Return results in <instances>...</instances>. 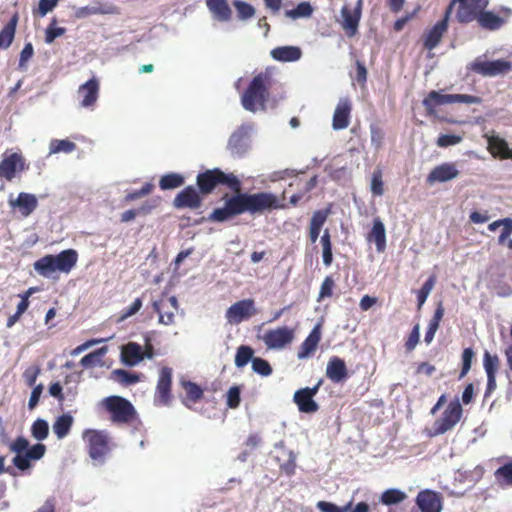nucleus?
Listing matches in <instances>:
<instances>
[{"instance_id": "f257e3e1", "label": "nucleus", "mask_w": 512, "mask_h": 512, "mask_svg": "<svg viewBox=\"0 0 512 512\" xmlns=\"http://www.w3.org/2000/svg\"><path fill=\"white\" fill-rule=\"evenodd\" d=\"M196 184L204 196L211 194L220 185L234 192V195L225 198L223 207L214 209L209 215L208 220L211 222H224L246 212L255 215L286 208L284 200L287 190L283 191L281 198L270 192L242 193L240 179L235 174L225 173L220 168L200 172L197 175Z\"/></svg>"}, {"instance_id": "f03ea898", "label": "nucleus", "mask_w": 512, "mask_h": 512, "mask_svg": "<svg viewBox=\"0 0 512 512\" xmlns=\"http://www.w3.org/2000/svg\"><path fill=\"white\" fill-rule=\"evenodd\" d=\"M273 84V70L271 68H266L255 75L241 96L243 108L253 113L258 110L264 111L269 99V90Z\"/></svg>"}, {"instance_id": "7ed1b4c3", "label": "nucleus", "mask_w": 512, "mask_h": 512, "mask_svg": "<svg viewBox=\"0 0 512 512\" xmlns=\"http://www.w3.org/2000/svg\"><path fill=\"white\" fill-rule=\"evenodd\" d=\"M78 261V253L74 249H66L60 253L53 255H45L33 264L34 270L44 278H57V272L69 274L76 266Z\"/></svg>"}, {"instance_id": "20e7f679", "label": "nucleus", "mask_w": 512, "mask_h": 512, "mask_svg": "<svg viewBox=\"0 0 512 512\" xmlns=\"http://www.w3.org/2000/svg\"><path fill=\"white\" fill-rule=\"evenodd\" d=\"M9 449L16 453L12 462L14 466L21 471L30 469V462L41 459L46 452V446L42 443H37L29 447V441L23 436L17 437L10 443Z\"/></svg>"}, {"instance_id": "39448f33", "label": "nucleus", "mask_w": 512, "mask_h": 512, "mask_svg": "<svg viewBox=\"0 0 512 512\" xmlns=\"http://www.w3.org/2000/svg\"><path fill=\"white\" fill-rule=\"evenodd\" d=\"M104 410L110 415V420L117 425L130 424L136 418V410L132 403L121 396H109L101 402Z\"/></svg>"}, {"instance_id": "423d86ee", "label": "nucleus", "mask_w": 512, "mask_h": 512, "mask_svg": "<svg viewBox=\"0 0 512 512\" xmlns=\"http://www.w3.org/2000/svg\"><path fill=\"white\" fill-rule=\"evenodd\" d=\"M422 103L425 107L426 114L428 116H435L438 106L453 103L479 104L481 103V98L467 94H441L438 91L432 90L423 99Z\"/></svg>"}, {"instance_id": "0eeeda50", "label": "nucleus", "mask_w": 512, "mask_h": 512, "mask_svg": "<svg viewBox=\"0 0 512 512\" xmlns=\"http://www.w3.org/2000/svg\"><path fill=\"white\" fill-rule=\"evenodd\" d=\"M463 409L461 403L456 398L448 403L442 415L433 423L432 431L429 433L431 437L443 435L452 430L461 420Z\"/></svg>"}, {"instance_id": "6e6552de", "label": "nucleus", "mask_w": 512, "mask_h": 512, "mask_svg": "<svg viewBox=\"0 0 512 512\" xmlns=\"http://www.w3.org/2000/svg\"><path fill=\"white\" fill-rule=\"evenodd\" d=\"M456 4H458L456 11L457 21L467 24L478 18L480 13L488 6L489 0H451L445 11L449 16Z\"/></svg>"}, {"instance_id": "1a4fd4ad", "label": "nucleus", "mask_w": 512, "mask_h": 512, "mask_svg": "<svg viewBox=\"0 0 512 512\" xmlns=\"http://www.w3.org/2000/svg\"><path fill=\"white\" fill-rule=\"evenodd\" d=\"M83 439L87 444L88 454L93 460L103 461L110 452V438L106 431L86 429Z\"/></svg>"}, {"instance_id": "9d476101", "label": "nucleus", "mask_w": 512, "mask_h": 512, "mask_svg": "<svg viewBox=\"0 0 512 512\" xmlns=\"http://www.w3.org/2000/svg\"><path fill=\"white\" fill-rule=\"evenodd\" d=\"M28 169L29 164H27L25 157L20 151L12 152L11 150H6L3 153L0 162V178L12 181L17 174Z\"/></svg>"}, {"instance_id": "9b49d317", "label": "nucleus", "mask_w": 512, "mask_h": 512, "mask_svg": "<svg viewBox=\"0 0 512 512\" xmlns=\"http://www.w3.org/2000/svg\"><path fill=\"white\" fill-rule=\"evenodd\" d=\"M172 368L164 366L159 370L158 381L154 394V403L158 406H168L172 400Z\"/></svg>"}, {"instance_id": "f8f14e48", "label": "nucleus", "mask_w": 512, "mask_h": 512, "mask_svg": "<svg viewBox=\"0 0 512 512\" xmlns=\"http://www.w3.org/2000/svg\"><path fill=\"white\" fill-rule=\"evenodd\" d=\"M295 332L287 326H280L267 330L261 339L268 349L279 350L291 344L294 340Z\"/></svg>"}, {"instance_id": "ddd939ff", "label": "nucleus", "mask_w": 512, "mask_h": 512, "mask_svg": "<svg viewBox=\"0 0 512 512\" xmlns=\"http://www.w3.org/2000/svg\"><path fill=\"white\" fill-rule=\"evenodd\" d=\"M512 68L509 61L498 59L494 61H484L476 59L471 64V70L485 77H494L508 73Z\"/></svg>"}, {"instance_id": "4468645a", "label": "nucleus", "mask_w": 512, "mask_h": 512, "mask_svg": "<svg viewBox=\"0 0 512 512\" xmlns=\"http://www.w3.org/2000/svg\"><path fill=\"white\" fill-rule=\"evenodd\" d=\"M320 382L313 387H306L297 390L294 393L293 400L302 413H315L319 409V405L314 401L313 397L317 394Z\"/></svg>"}, {"instance_id": "2eb2a0df", "label": "nucleus", "mask_w": 512, "mask_h": 512, "mask_svg": "<svg viewBox=\"0 0 512 512\" xmlns=\"http://www.w3.org/2000/svg\"><path fill=\"white\" fill-rule=\"evenodd\" d=\"M415 502L421 512H441L443 509L442 495L430 489L420 491Z\"/></svg>"}, {"instance_id": "dca6fc26", "label": "nucleus", "mask_w": 512, "mask_h": 512, "mask_svg": "<svg viewBox=\"0 0 512 512\" xmlns=\"http://www.w3.org/2000/svg\"><path fill=\"white\" fill-rule=\"evenodd\" d=\"M201 195L200 191H197L194 186H187L176 195L173 200V205L178 209H198L203 202Z\"/></svg>"}, {"instance_id": "f3484780", "label": "nucleus", "mask_w": 512, "mask_h": 512, "mask_svg": "<svg viewBox=\"0 0 512 512\" xmlns=\"http://www.w3.org/2000/svg\"><path fill=\"white\" fill-rule=\"evenodd\" d=\"M459 174L456 163L445 162L435 166L428 174L426 181L428 184L448 182L457 178Z\"/></svg>"}, {"instance_id": "a211bd4d", "label": "nucleus", "mask_w": 512, "mask_h": 512, "mask_svg": "<svg viewBox=\"0 0 512 512\" xmlns=\"http://www.w3.org/2000/svg\"><path fill=\"white\" fill-rule=\"evenodd\" d=\"M257 314V308L253 299H244L231 305L226 311L227 320L248 319Z\"/></svg>"}, {"instance_id": "6ab92c4d", "label": "nucleus", "mask_w": 512, "mask_h": 512, "mask_svg": "<svg viewBox=\"0 0 512 512\" xmlns=\"http://www.w3.org/2000/svg\"><path fill=\"white\" fill-rule=\"evenodd\" d=\"M118 13V7L111 2L96 0L90 5L78 8L75 12V16L81 19L91 15H114Z\"/></svg>"}, {"instance_id": "aec40b11", "label": "nucleus", "mask_w": 512, "mask_h": 512, "mask_svg": "<svg viewBox=\"0 0 512 512\" xmlns=\"http://www.w3.org/2000/svg\"><path fill=\"white\" fill-rule=\"evenodd\" d=\"M352 102L349 98H340L334 110L332 127L334 130L346 129L350 124Z\"/></svg>"}, {"instance_id": "412c9836", "label": "nucleus", "mask_w": 512, "mask_h": 512, "mask_svg": "<svg viewBox=\"0 0 512 512\" xmlns=\"http://www.w3.org/2000/svg\"><path fill=\"white\" fill-rule=\"evenodd\" d=\"M362 0H358L356 7L351 9L347 5L341 9V16L343 18L342 28L348 36H354L357 32L359 21L361 18Z\"/></svg>"}, {"instance_id": "4be33fe9", "label": "nucleus", "mask_w": 512, "mask_h": 512, "mask_svg": "<svg viewBox=\"0 0 512 512\" xmlns=\"http://www.w3.org/2000/svg\"><path fill=\"white\" fill-rule=\"evenodd\" d=\"M252 130L250 124H242L230 136L228 149L236 155H241L247 148V141Z\"/></svg>"}, {"instance_id": "5701e85b", "label": "nucleus", "mask_w": 512, "mask_h": 512, "mask_svg": "<svg viewBox=\"0 0 512 512\" xmlns=\"http://www.w3.org/2000/svg\"><path fill=\"white\" fill-rule=\"evenodd\" d=\"M450 16L445 12L442 20L438 21L430 30L423 36L424 48L433 50L440 43L443 35L448 29V21Z\"/></svg>"}, {"instance_id": "b1692460", "label": "nucleus", "mask_w": 512, "mask_h": 512, "mask_svg": "<svg viewBox=\"0 0 512 512\" xmlns=\"http://www.w3.org/2000/svg\"><path fill=\"white\" fill-rule=\"evenodd\" d=\"M321 329L322 324L321 322H318L302 342L297 352V357L299 359H306L314 354L321 340Z\"/></svg>"}, {"instance_id": "393cba45", "label": "nucleus", "mask_w": 512, "mask_h": 512, "mask_svg": "<svg viewBox=\"0 0 512 512\" xmlns=\"http://www.w3.org/2000/svg\"><path fill=\"white\" fill-rule=\"evenodd\" d=\"M78 94L82 98L80 106L90 108L95 105L99 97V81L93 77L80 85Z\"/></svg>"}, {"instance_id": "a878e982", "label": "nucleus", "mask_w": 512, "mask_h": 512, "mask_svg": "<svg viewBox=\"0 0 512 512\" xmlns=\"http://www.w3.org/2000/svg\"><path fill=\"white\" fill-rule=\"evenodd\" d=\"M9 204L17 208L23 217L31 215L38 206V199L34 194L20 192L15 200H10Z\"/></svg>"}, {"instance_id": "bb28decb", "label": "nucleus", "mask_w": 512, "mask_h": 512, "mask_svg": "<svg viewBox=\"0 0 512 512\" xmlns=\"http://www.w3.org/2000/svg\"><path fill=\"white\" fill-rule=\"evenodd\" d=\"M487 144V149L494 158L501 160L512 159V149L505 139L500 136H488Z\"/></svg>"}, {"instance_id": "cd10ccee", "label": "nucleus", "mask_w": 512, "mask_h": 512, "mask_svg": "<svg viewBox=\"0 0 512 512\" xmlns=\"http://www.w3.org/2000/svg\"><path fill=\"white\" fill-rule=\"evenodd\" d=\"M180 386L185 392V396L182 397L181 401L182 404L187 408H191L203 397V389L198 384L192 381L181 379Z\"/></svg>"}, {"instance_id": "c85d7f7f", "label": "nucleus", "mask_w": 512, "mask_h": 512, "mask_svg": "<svg viewBox=\"0 0 512 512\" xmlns=\"http://www.w3.org/2000/svg\"><path fill=\"white\" fill-rule=\"evenodd\" d=\"M326 376L334 383H340L348 377L347 367L343 359L333 356L329 359Z\"/></svg>"}, {"instance_id": "c756f323", "label": "nucleus", "mask_w": 512, "mask_h": 512, "mask_svg": "<svg viewBox=\"0 0 512 512\" xmlns=\"http://www.w3.org/2000/svg\"><path fill=\"white\" fill-rule=\"evenodd\" d=\"M500 227L502 229L498 237V244H506L507 247L512 250V239H508L512 235V218L506 217L495 220L488 225V230L494 232Z\"/></svg>"}, {"instance_id": "7c9ffc66", "label": "nucleus", "mask_w": 512, "mask_h": 512, "mask_svg": "<svg viewBox=\"0 0 512 512\" xmlns=\"http://www.w3.org/2000/svg\"><path fill=\"white\" fill-rule=\"evenodd\" d=\"M367 240L369 242H374L376 244V249L378 252L385 251V249H386V231H385V226L380 218H375L373 220V226L367 236Z\"/></svg>"}, {"instance_id": "2f4dec72", "label": "nucleus", "mask_w": 512, "mask_h": 512, "mask_svg": "<svg viewBox=\"0 0 512 512\" xmlns=\"http://www.w3.org/2000/svg\"><path fill=\"white\" fill-rule=\"evenodd\" d=\"M121 359L128 366L137 365L144 359L142 347L135 342H129L122 347Z\"/></svg>"}, {"instance_id": "473e14b6", "label": "nucleus", "mask_w": 512, "mask_h": 512, "mask_svg": "<svg viewBox=\"0 0 512 512\" xmlns=\"http://www.w3.org/2000/svg\"><path fill=\"white\" fill-rule=\"evenodd\" d=\"M271 56L279 62H294L301 58L302 51L296 46H280L272 49Z\"/></svg>"}, {"instance_id": "72a5a7b5", "label": "nucleus", "mask_w": 512, "mask_h": 512, "mask_svg": "<svg viewBox=\"0 0 512 512\" xmlns=\"http://www.w3.org/2000/svg\"><path fill=\"white\" fill-rule=\"evenodd\" d=\"M160 199H152L145 201L137 209H129L121 214L120 220L123 223L130 222L135 219L137 215H147L152 212L159 205Z\"/></svg>"}, {"instance_id": "f704fd0d", "label": "nucleus", "mask_w": 512, "mask_h": 512, "mask_svg": "<svg viewBox=\"0 0 512 512\" xmlns=\"http://www.w3.org/2000/svg\"><path fill=\"white\" fill-rule=\"evenodd\" d=\"M479 26L483 29L494 31L500 29L504 23L505 19L494 14L491 11H485L483 10L478 18L476 19Z\"/></svg>"}, {"instance_id": "c9c22d12", "label": "nucleus", "mask_w": 512, "mask_h": 512, "mask_svg": "<svg viewBox=\"0 0 512 512\" xmlns=\"http://www.w3.org/2000/svg\"><path fill=\"white\" fill-rule=\"evenodd\" d=\"M210 12L220 21L231 19L232 11L226 0H206Z\"/></svg>"}, {"instance_id": "e433bc0d", "label": "nucleus", "mask_w": 512, "mask_h": 512, "mask_svg": "<svg viewBox=\"0 0 512 512\" xmlns=\"http://www.w3.org/2000/svg\"><path fill=\"white\" fill-rule=\"evenodd\" d=\"M18 19V14L15 13L0 31V49H6L12 44Z\"/></svg>"}, {"instance_id": "4c0bfd02", "label": "nucleus", "mask_w": 512, "mask_h": 512, "mask_svg": "<svg viewBox=\"0 0 512 512\" xmlns=\"http://www.w3.org/2000/svg\"><path fill=\"white\" fill-rule=\"evenodd\" d=\"M18 19V14L15 13L0 31V49H6L12 44Z\"/></svg>"}, {"instance_id": "58836bf2", "label": "nucleus", "mask_w": 512, "mask_h": 512, "mask_svg": "<svg viewBox=\"0 0 512 512\" xmlns=\"http://www.w3.org/2000/svg\"><path fill=\"white\" fill-rule=\"evenodd\" d=\"M73 421V417L70 414H62L56 418L52 428L58 439H63L69 434Z\"/></svg>"}, {"instance_id": "ea45409f", "label": "nucleus", "mask_w": 512, "mask_h": 512, "mask_svg": "<svg viewBox=\"0 0 512 512\" xmlns=\"http://www.w3.org/2000/svg\"><path fill=\"white\" fill-rule=\"evenodd\" d=\"M317 182V176H313L309 179L304 177H295V179L289 183L288 188H295L296 192L306 195L316 187Z\"/></svg>"}, {"instance_id": "a19ab883", "label": "nucleus", "mask_w": 512, "mask_h": 512, "mask_svg": "<svg viewBox=\"0 0 512 512\" xmlns=\"http://www.w3.org/2000/svg\"><path fill=\"white\" fill-rule=\"evenodd\" d=\"M406 498H407L406 493H404L403 491H401L399 489L391 488V489L385 490L381 494L380 501L382 504L390 506V505L401 503Z\"/></svg>"}, {"instance_id": "79ce46f5", "label": "nucleus", "mask_w": 512, "mask_h": 512, "mask_svg": "<svg viewBox=\"0 0 512 512\" xmlns=\"http://www.w3.org/2000/svg\"><path fill=\"white\" fill-rule=\"evenodd\" d=\"M184 177L177 173H169L163 175L159 181L162 190L175 189L183 185Z\"/></svg>"}, {"instance_id": "37998d69", "label": "nucleus", "mask_w": 512, "mask_h": 512, "mask_svg": "<svg viewBox=\"0 0 512 512\" xmlns=\"http://www.w3.org/2000/svg\"><path fill=\"white\" fill-rule=\"evenodd\" d=\"M254 355V350L247 345H241L238 347L236 355H235V365L238 368H242L247 365L252 359Z\"/></svg>"}, {"instance_id": "c03bdc74", "label": "nucleus", "mask_w": 512, "mask_h": 512, "mask_svg": "<svg viewBox=\"0 0 512 512\" xmlns=\"http://www.w3.org/2000/svg\"><path fill=\"white\" fill-rule=\"evenodd\" d=\"M31 434L38 441L46 439L49 434V426L47 421L44 419L35 420L31 426Z\"/></svg>"}, {"instance_id": "a18cd8bd", "label": "nucleus", "mask_w": 512, "mask_h": 512, "mask_svg": "<svg viewBox=\"0 0 512 512\" xmlns=\"http://www.w3.org/2000/svg\"><path fill=\"white\" fill-rule=\"evenodd\" d=\"M76 149V144L70 140H52L50 143V153L56 154L60 152L71 153Z\"/></svg>"}, {"instance_id": "49530a36", "label": "nucleus", "mask_w": 512, "mask_h": 512, "mask_svg": "<svg viewBox=\"0 0 512 512\" xmlns=\"http://www.w3.org/2000/svg\"><path fill=\"white\" fill-rule=\"evenodd\" d=\"M154 189V185L150 182L145 183L139 190H135L132 192H128L124 198L123 202L125 204L131 203L137 199L145 197L149 195Z\"/></svg>"}, {"instance_id": "de8ad7c7", "label": "nucleus", "mask_w": 512, "mask_h": 512, "mask_svg": "<svg viewBox=\"0 0 512 512\" xmlns=\"http://www.w3.org/2000/svg\"><path fill=\"white\" fill-rule=\"evenodd\" d=\"M112 373L115 380L123 385H131L140 381L139 374L131 373L123 369L114 370Z\"/></svg>"}, {"instance_id": "09e8293b", "label": "nucleus", "mask_w": 512, "mask_h": 512, "mask_svg": "<svg viewBox=\"0 0 512 512\" xmlns=\"http://www.w3.org/2000/svg\"><path fill=\"white\" fill-rule=\"evenodd\" d=\"M435 283H436V276L431 275L425 281V283L422 285V287L417 291V301H418L419 307L425 303V301H426L428 295L430 294V292L432 291Z\"/></svg>"}, {"instance_id": "8fccbe9b", "label": "nucleus", "mask_w": 512, "mask_h": 512, "mask_svg": "<svg viewBox=\"0 0 512 512\" xmlns=\"http://www.w3.org/2000/svg\"><path fill=\"white\" fill-rule=\"evenodd\" d=\"M252 370L264 377H267L272 374V367L270 363L260 357H254L252 359Z\"/></svg>"}, {"instance_id": "3c124183", "label": "nucleus", "mask_w": 512, "mask_h": 512, "mask_svg": "<svg viewBox=\"0 0 512 512\" xmlns=\"http://www.w3.org/2000/svg\"><path fill=\"white\" fill-rule=\"evenodd\" d=\"M312 12V6L308 2H301L296 6V8L287 10L286 16L296 19L300 17H309Z\"/></svg>"}, {"instance_id": "603ef678", "label": "nucleus", "mask_w": 512, "mask_h": 512, "mask_svg": "<svg viewBox=\"0 0 512 512\" xmlns=\"http://www.w3.org/2000/svg\"><path fill=\"white\" fill-rule=\"evenodd\" d=\"M56 23V19H52L45 30V42L47 44H51L57 37L64 35L66 32L64 27H56Z\"/></svg>"}, {"instance_id": "864d4df0", "label": "nucleus", "mask_w": 512, "mask_h": 512, "mask_svg": "<svg viewBox=\"0 0 512 512\" xmlns=\"http://www.w3.org/2000/svg\"><path fill=\"white\" fill-rule=\"evenodd\" d=\"M495 477L500 483L512 485V462L499 467L495 472Z\"/></svg>"}, {"instance_id": "5fc2aeb1", "label": "nucleus", "mask_w": 512, "mask_h": 512, "mask_svg": "<svg viewBox=\"0 0 512 512\" xmlns=\"http://www.w3.org/2000/svg\"><path fill=\"white\" fill-rule=\"evenodd\" d=\"M335 288V281L332 276H326L320 286L318 295V301H322L326 298L333 296V289Z\"/></svg>"}, {"instance_id": "6e6d98bb", "label": "nucleus", "mask_w": 512, "mask_h": 512, "mask_svg": "<svg viewBox=\"0 0 512 512\" xmlns=\"http://www.w3.org/2000/svg\"><path fill=\"white\" fill-rule=\"evenodd\" d=\"M173 308L177 310V300L175 297H170L166 301H161L157 310L159 312V320H163L164 316H167L169 320L174 317V313L171 311H165L164 309Z\"/></svg>"}, {"instance_id": "4d7b16f0", "label": "nucleus", "mask_w": 512, "mask_h": 512, "mask_svg": "<svg viewBox=\"0 0 512 512\" xmlns=\"http://www.w3.org/2000/svg\"><path fill=\"white\" fill-rule=\"evenodd\" d=\"M316 506L321 512H348L351 509L352 502H348L344 506H337L332 502L319 501Z\"/></svg>"}, {"instance_id": "13d9d810", "label": "nucleus", "mask_w": 512, "mask_h": 512, "mask_svg": "<svg viewBox=\"0 0 512 512\" xmlns=\"http://www.w3.org/2000/svg\"><path fill=\"white\" fill-rule=\"evenodd\" d=\"M233 4L237 10L238 17L240 19L246 20L251 18L255 14V9L249 3H246L241 0H235Z\"/></svg>"}, {"instance_id": "bf43d9fd", "label": "nucleus", "mask_w": 512, "mask_h": 512, "mask_svg": "<svg viewBox=\"0 0 512 512\" xmlns=\"http://www.w3.org/2000/svg\"><path fill=\"white\" fill-rule=\"evenodd\" d=\"M371 192L374 196H381L384 193V183L381 170H375L371 179Z\"/></svg>"}, {"instance_id": "052dcab7", "label": "nucleus", "mask_w": 512, "mask_h": 512, "mask_svg": "<svg viewBox=\"0 0 512 512\" xmlns=\"http://www.w3.org/2000/svg\"><path fill=\"white\" fill-rule=\"evenodd\" d=\"M241 391L238 386H232L229 388L227 392V406L231 409H236L239 407L241 402L240 397Z\"/></svg>"}, {"instance_id": "680f3d73", "label": "nucleus", "mask_w": 512, "mask_h": 512, "mask_svg": "<svg viewBox=\"0 0 512 512\" xmlns=\"http://www.w3.org/2000/svg\"><path fill=\"white\" fill-rule=\"evenodd\" d=\"M499 365V359L496 355L492 356L489 352L484 354V368L487 376L495 375Z\"/></svg>"}, {"instance_id": "e2e57ef3", "label": "nucleus", "mask_w": 512, "mask_h": 512, "mask_svg": "<svg viewBox=\"0 0 512 512\" xmlns=\"http://www.w3.org/2000/svg\"><path fill=\"white\" fill-rule=\"evenodd\" d=\"M474 351L472 350V348H465L463 350V353H462V369H461V372H460V375L459 377L462 378L464 377L470 370L471 368V364H472V360L474 358Z\"/></svg>"}, {"instance_id": "0e129e2a", "label": "nucleus", "mask_w": 512, "mask_h": 512, "mask_svg": "<svg viewBox=\"0 0 512 512\" xmlns=\"http://www.w3.org/2000/svg\"><path fill=\"white\" fill-rule=\"evenodd\" d=\"M330 213V208L315 211L311 218L310 225L321 229Z\"/></svg>"}, {"instance_id": "69168bd1", "label": "nucleus", "mask_w": 512, "mask_h": 512, "mask_svg": "<svg viewBox=\"0 0 512 512\" xmlns=\"http://www.w3.org/2000/svg\"><path fill=\"white\" fill-rule=\"evenodd\" d=\"M462 141V137L459 135H448L441 134L436 141L438 147L446 148L449 146L456 145Z\"/></svg>"}, {"instance_id": "338daca9", "label": "nucleus", "mask_w": 512, "mask_h": 512, "mask_svg": "<svg viewBox=\"0 0 512 512\" xmlns=\"http://www.w3.org/2000/svg\"><path fill=\"white\" fill-rule=\"evenodd\" d=\"M371 133V143L376 148L379 149L382 146V142L384 139V132L381 127L376 124H372L370 126Z\"/></svg>"}, {"instance_id": "774afa93", "label": "nucleus", "mask_w": 512, "mask_h": 512, "mask_svg": "<svg viewBox=\"0 0 512 512\" xmlns=\"http://www.w3.org/2000/svg\"><path fill=\"white\" fill-rule=\"evenodd\" d=\"M419 338H420V327L418 324H416L413 327L412 331L410 332V334L405 342V348H406L407 352H411L416 347V345L419 342Z\"/></svg>"}]
</instances>
